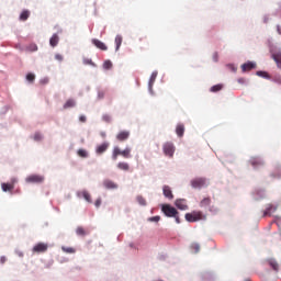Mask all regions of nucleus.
Instances as JSON below:
<instances>
[{
    "instance_id": "obj_12",
    "label": "nucleus",
    "mask_w": 281,
    "mask_h": 281,
    "mask_svg": "<svg viewBox=\"0 0 281 281\" xmlns=\"http://www.w3.org/2000/svg\"><path fill=\"white\" fill-rule=\"evenodd\" d=\"M92 44L97 46L98 49H101V52H106L109 47H106V44H104L102 41L93 38Z\"/></svg>"
},
{
    "instance_id": "obj_13",
    "label": "nucleus",
    "mask_w": 281,
    "mask_h": 281,
    "mask_svg": "<svg viewBox=\"0 0 281 281\" xmlns=\"http://www.w3.org/2000/svg\"><path fill=\"white\" fill-rule=\"evenodd\" d=\"M162 193H164V196H166V199H169L170 201L171 199H175V194H172V189H170L169 186L162 187Z\"/></svg>"
},
{
    "instance_id": "obj_3",
    "label": "nucleus",
    "mask_w": 281,
    "mask_h": 281,
    "mask_svg": "<svg viewBox=\"0 0 281 281\" xmlns=\"http://www.w3.org/2000/svg\"><path fill=\"white\" fill-rule=\"evenodd\" d=\"M27 183H43L45 181V177L42 175H30L25 178Z\"/></svg>"
},
{
    "instance_id": "obj_29",
    "label": "nucleus",
    "mask_w": 281,
    "mask_h": 281,
    "mask_svg": "<svg viewBox=\"0 0 281 281\" xmlns=\"http://www.w3.org/2000/svg\"><path fill=\"white\" fill-rule=\"evenodd\" d=\"M222 90H223V85H221V83L211 87L212 93H218V91H222Z\"/></svg>"
},
{
    "instance_id": "obj_7",
    "label": "nucleus",
    "mask_w": 281,
    "mask_h": 281,
    "mask_svg": "<svg viewBox=\"0 0 281 281\" xmlns=\"http://www.w3.org/2000/svg\"><path fill=\"white\" fill-rule=\"evenodd\" d=\"M16 183V178H12L10 183L3 182L1 184L3 192H12L14 190V184Z\"/></svg>"
},
{
    "instance_id": "obj_22",
    "label": "nucleus",
    "mask_w": 281,
    "mask_h": 281,
    "mask_svg": "<svg viewBox=\"0 0 281 281\" xmlns=\"http://www.w3.org/2000/svg\"><path fill=\"white\" fill-rule=\"evenodd\" d=\"M30 19V10H23L20 14V21H27Z\"/></svg>"
},
{
    "instance_id": "obj_39",
    "label": "nucleus",
    "mask_w": 281,
    "mask_h": 281,
    "mask_svg": "<svg viewBox=\"0 0 281 281\" xmlns=\"http://www.w3.org/2000/svg\"><path fill=\"white\" fill-rule=\"evenodd\" d=\"M83 65H91V67H95V64L93 63V60L89 58L83 59Z\"/></svg>"
},
{
    "instance_id": "obj_45",
    "label": "nucleus",
    "mask_w": 281,
    "mask_h": 281,
    "mask_svg": "<svg viewBox=\"0 0 281 281\" xmlns=\"http://www.w3.org/2000/svg\"><path fill=\"white\" fill-rule=\"evenodd\" d=\"M95 207H100V205H102V199H97L94 202Z\"/></svg>"
},
{
    "instance_id": "obj_21",
    "label": "nucleus",
    "mask_w": 281,
    "mask_h": 281,
    "mask_svg": "<svg viewBox=\"0 0 281 281\" xmlns=\"http://www.w3.org/2000/svg\"><path fill=\"white\" fill-rule=\"evenodd\" d=\"M268 263L271 267V269H273V271H279L280 265H278V261H276L274 259H270Z\"/></svg>"
},
{
    "instance_id": "obj_49",
    "label": "nucleus",
    "mask_w": 281,
    "mask_h": 281,
    "mask_svg": "<svg viewBox=\"0 0 281 281\" xmlns=\"http://www.w3.org/2000/svg\"><path fill=\"white\" fill-rule=\"evenodd\" d=\"M79 121H80V122H87V116L81 115V116L79 117Z\"/></svg>"
},
{
    "instance_id": "obj_17",
    "label": "nucleus",
    "mask_w": 281,
    "mask_h": 281,
    "mask_svg": "<svg viewBox=\"0 0 281 281\" xmlns=\"http://www.w3.org/2000/svg\"><path fill=\"white\" fill-rule=\"evenodd\" d=\"M60 41V37H58V34H53V36L49 40L50 47H56Z\"/></svg>"
},
{
    "instance_id": "obj_47",
    "label": "nucleus",
    "mask_w": 281,
    "mask_h": 281,
    "mask_svg": "<svg viewBox=\"0 0 281 281\" xmlns=\"http://www.w3.org/2000/svg\"><path fill=\"white\" fill-rule=\"evenodd\" d=\"M16 256H19V258H23V251L21 250H15Z\"/></svg>"
},
{
    "instance_id": "obj_9",
    "label": "nucleus",
    "mask_w": 281,
    "mask_h": 281,
    "mask_svg": "<svg viewBox=\"0 0 281 281\" xmlns=\"http://www.w3.org/2000/svg\"><path fill=\"white\" fill-rule=\"evenodd\" d=\"M175 205H176V207H178V210L186 211V210H188V200L177 199L175 202Z\"/></svg>"
},
{
    "instance_id": "obj_33",
    "label": "nucleus",
    "mask_w": 281,
    "mask_h": 281,
    "mask_svg": "<svg viewBox=\"0 0 281 281\" xmlns=\"http://www.w3.org/2000/svg\"><path fill=\"white\" fill-rule=\"evenodd\" d=\"M61 250H63L65 254H74V252L76 251V248L63 246V247H61Z\"/></svg>"
},
{
    "instance_id": "obj_4",
    "label": "nucleus",
    "mask_w": 281,
    "mask_h": 281,
    "mask_svg": "<svg viewBox=\"0 0 281 281\" xmlns=\"http://www.w3.org/2000/svg\"><path fill=\"white\" fill-rule=\"evenodd\" d=\"M205 183H207V180L205 178H195L191 180V187L194 189L204 188Z\"/></svg>"
},
{
    "instance_id": "obj_31",
    "label": "nucleus",
    "mask_w": 281,
    "mask_h": 281,
    "mask_svg": "<svg viewBox=\"0 0 281 281\" xmlns=\"http://www.w3.org/2000/svg\"><path fill=\"white\" fill-rule=\"evenodd\" d=\"M77 155L82 159H87V157H89V153H87L85 149H78Z\"/></svg>"
},
{
    "instance_id": "obj_30",
    "label": "nucleus",
    "mask_w": 281,
    "mask_h": 281,
    "mask_svg": "<svg viewBox=\"0 0 281 281\" xmlns=\"http://www.w3.org/2000/svg\"><path fill=\"white\" fill-rule=\"evenodd\" d=\"M77 236H87V231H85V227L78 226L76 229Z\"/></svg>"
},
{
    "instance_id": "obj_28",
    "label": "nucleus",
    "mask_w": 281,
    "mask_h": 281,
    "mask_svg": "<svg viewBox=\"0 0 281 281\" xmlns=\"http://www.w3.org/2000/svg\"><path fill=\"white\" fill-rule=\"evenodd\" d=\"M122 35H116L115 37V45H116V52L120 50V47H122Z\"/></svg>"
},
{
    "instance_id": "obj_36",
    "label": "nucleus",
    "mask_w": 281,
    "mask_h": 281,
    "mask_svg": "<svg viewBox=\"0 0 281 281\" xmlns=\"http://www.w3.org/2000/svg\"><path fill=\"white\" fill-rule=\"evenodd\" d=\"M136 201H137V203H139V205H146V199H144V196H142V195H138L136 198Z\"/></svg>"
},
{
    "instance_id": "obj_43",
    "label": "nucleus",
    "mask_w": 281,
    "mask_h": 281,
    "mask_svg": "<svg viewBox=\"0 0 281 281\" xmlns=\"http://www.w3.org/2000/svg\"><path fill=\"white\" fill-rule=\"evenodd\" d=\"M55 60H58L59 63H63V60H64L63 55L56 54V55H55Z\"/></svg>"
},
{
    "instance_id": "obj_37",
    "label": "nucleus",
    "mask_w": 281,
    "mask_h": 281,
    "mask_svg": "<svg viewBox=\"0 0 281 281\" xmlns=\"http://www.w3.org/2000/svg\"><path fill=\"white\" fill-rule=\"evenodd\" d=\"M111 67H113V63H111V60H105L103 63V68L111 69Z\"/></svg>"
},
{
    "instance_id": "obj_46",
    "label": "nucleus",
    "mask_w": 281,
    "mask_h": 281,
    "mask_svg": "<svg viewBox=\"0 0 281 281\" xmlns=\"http://www.w3.org/2000/svg\"><path fill=\"white\" fill-rule=\"evenodd\" d=\"M213 59L215 63H218V53H214Z\"/></svg>"
},
{
    "instance_id": "obj_8",
    "label": "nucleus",
    "mask_w": 281,
    "mask_h": 281,
    "mask_svg": "<svg viewBox=\"0 0 281 281\" xmlns=\"http://www.w3.org/2000/svg\"><path fill=\"white\" fill-rule=\"evenodd\" d=\"M103 187L105 188V190H117L119 184L111 179H105L103 180Z\"/></svg>"
},
{
    "instance_id": "obj_14",
    "label": "nucleus",
    "mask_w": 281,
    "mask_h": 281,
    "mask_svg": "<svg viewBox=\"0 0 281 281\" xmlns=\"http://www.w3.org/2000/svg\"><path fill=\"white\" fill-rule=\"evenodd\" d=\"M109 143H103L101 145H98L95 148V153L97 155H102L103 153H106V150H109Z\"/></svg>"
},
{
    "instance_id": "obj_26",
    "label": "nucleus",
    "mask_w": 281,
    "mask_h": 281,
    "mask_svg": "<svg viewBox=\"0 0 281 281\" xmlns=\"http://www.w3.org/2000/svg\"><path fill=\"white\" fill-rule=\"evenodd\" d=\"M250 164H251V166H254L256 168V166H262L263 161L260 158H251Z\"/></svg>"
},
{
    "instance_id": "obj_35",
    "label": "nucleus",
    "mask_w": 281,
    "mask_h": 281,
    "mask_svg": "<svg viewBox=\"0 0 281 281\" xmlns=\"http://www.w3.org/2000/svg\"><path fill=\"white\" fill-rule=\"evenodd\" d=\"M149 223H159L161 221V216L156 215L148 218Z\"/></svg>"
},
{
    "instance_id": "obj_20",
    "label": "nucleus",
    "mask_w": 281,
    "mask_h": 281,
    "mask_svg": "<svg viewBox=\"0 0 281 281\" xmlns=\"http://www.w3.org/2000/svg\"><path fill=\"white\" fill-rule=\"evenodd\" d=\"M212 204V199L210 198H204L203 200H201L200 202V207H209V205Z\"/></svg>"
},
{
    "instance_id": "obj_38",
    "label": "nucleus",
    "mask_w": 281,
    "mask_h": 281,
    "mask_svg": "<svg viewBox=\"0 0 281 281\" xmlns=\"http://www.w3.org/2000/svg\"><path fill=\"white\" fill-rule=\"evenodd\" d=\"M26 80L29 82H33L34 80H36V76H34V74H27L26 75Z\"/></svg>"
},
{
    "instance_id": "obj_52",
    "label": "nucleus",
    "mask_w": 281,
    "mask_h": 281,
    "mask_svg": "<svg viewBox=\"0 0 281 281\" xmlns=\"http://www.w3.org/2000/svg\"><path fill=\"white\" fill-rule=\"evenodd\" d=\"M246 281H251V280L247 279Z\"/></svg>"
},
{
    "instance_id": "obj_48",
    "label": "nucleus",
    "mask_w": 281,
    "mask_h": 281,
    "mask_svg": "<svg viewBox=\"0 0 281 281\" xmlns=\"http://www.w3.org/2000/svg\"><path fill=\"white\" fill-rule=\"evenodd\" d=\"M8 259L5 258V257H0V262H1V265H5V261H7Z\"/></svg>"
},
{
    "instance_id": "obj_44",
    "label": "nucleus",
    "mask_w": 281,
    "mask_h": 281,
    "mask_svg": "<svg viewBox=\"0 0 281 281\" xmlns=\"http://www.w3.org/2000/svg\"><path fill=\"white\" fill-rule=\"evenodd\" d=\"M257 76H261L262 78H268V74L266 71H257Z\"/></svg>"
},
{
    "instance_id": "obj_11",
    "label": "nucleus",
    "mask_w": 281,
    "mask_h": 281,
    "mask_svg": "<svg viewBox=\"0 0 281 281\" xmlns=\"http://www.w3.org/2000/svg\"><path fill=\"white\" fill-rule=\"evenodd\" d=\"M77 196H78L79 199H82V198H83L85 201H87V203H92V201H91V194H90L89 191H87V190L77 192Z\"/></svg>"
},
{
    "instance_id": "obj_1",
    "label": "nucleus",
    "mask_w": 281,
    "mask_h": 281,
    "mask_svg": "<svg viewBox=\"0 0 281 281\" xmlns=\"http://www.w3.org/2000/svg\"><path fill=\"white\" fill-rule=\"evenodd\" d=\"M161 212L165 214V216H168V218H175L178 225L179 223H181V218L179 217V211H177L175 206H171L170 204H162Z\"/></svg>"
},
{
    "instance_id": "obj_23",
    "label": "nucleus",
    "mask_w": 281,
    "mask_h": 281,
    "mask_svg": "<svg viewBox=\"0 0 281 281\" xmlns=\"http://www.w3.org/2000/svg\"><path fill=\"white\" fill-rule=\"evenodd\" d=\"M76 106V101L74 99H68L64 104V109H74Z\"/></svg>"
},
{
    "instance_id": "obj_24",
    "label": "nucleus",
    "mask_w": 281,
    "mask_h": 281,
    "mask_svg": "<svg viewBox=\"0 0 281 281\" xmlns=\"http://www.w3.org/2000/svg\"><path fill=\"white\" fill-rule=\"evenodd\" d=\"M121 157H124V159H131V147H126L122 150Z\"/></svg>"
},
{
    "instance_id": "obj_19",
    "label": "nucleus",
    "mask_w": 281,
    "mask_h": 281,
    "mask_svg": "<svg viewBox=\"0 0 281 281\" xmlns=\"http://www.w3.org/2000/svg\"><path fill=\"white\" fill-rule=\"evenodd\" d=\"M119 155L122 156V149H120V147H114L112 151V159L116 161Z\"/></svg>"
},
{
    "instance_id": "obj_5",
    "label": "nucleus",
    "mask_w": 281,
    "mask_h": 281,
    "mask_svg": "<svg viewBox=\"0 0 281 281\" xmlns=\"http://www.w3.org/2000/svg\"><path fill=\"white\" fill-rule=\"evenodd\" d=\"M49 249V245L45 243H38L33 247V254H45Z\"/></svg>"
},
{
    "instance_id": "obj_16",
    "label": "nucleus",
    "mask_w": 281,
    "mask_h": 281,
    "mask_svg": "<svg viewBox=\"0 0 281 281\" xmlns=\"http://www.w3.org/2000/svg\"><path fill=\"white\" fill-rule=\"evenodd\" d=\"M183 133H186V125L179 123L176 127V134L178 135V137H183Z\"/></svg>"
},
{
    "instance_id": "obj_50",
    "label": "nucleus",
    "mask_w": 281,
    "mask_h": 281,
    "mask_svg": "<svg viewBox=\"0 0 281 281\" xmlns=\"http://www.w3.org/2000/svg\"><path fill=\"white\" fill-rule=\"evenodd\" d=\"M278 32H279V34H281V32H280V26H278Z\"/></svg>"
},
{
    "instance_id": "obj_6",
    "label": "nucleus",
    "mask_w": 281,
    "mask_h": 281,
    "mask_svg": "<svg viewBox=\"0 0 281 281\" xmlns=\"http://www.w3.org/2000/svg\"><path fill=\"white\" fill-rule=\"evenodd\" d=\"M162 150L167 157H173L175 155V145L172 143H166L162 146Z\"/></svg>"
},
{
    "instance_id": "obj_32",
    "label": "nucleus",
    "mask_w": 281,
    "mask_h": 281,
    "mask_svg": "<svg viewBox=\"0 0 281 281\" xmlns=\"http://www.w3.org/2000/svg\"><path fill=\"white\" fill-rule=\"evenodd\" d=\"M155 80H157V72H153L149 79V89H153V85H155Z\"/></svg>"
},
{
    "instance_id": "obj_18",
    "label": "nucleus",
    "mask_w": 281,
    "mask_h": 281,
    "mask_svg": "<svg viewBox=\"0 0 281 281\" xmlns=\"http://www.w3.org/2000/svg\"><path fill=\"white\" fill-rule=\"evenodd\" d=\"M251 69H256V64L248 61L241 66L243 71H251Z\"/></svg>"
},
{
    "instance_id": "obj_41",
    "label": "nucleus",
    "mask_w": 281,
    "mask_h": 281,
    "mask_svg": "<svg viewBox=\"0 0 281 281\" xmlns=\"http://www.w3.org/2000/svg\"><path fill=\"white\" fill-rule=\"evenodd\" d=\"M33 138L35 142H41V139H43V135L37 132L34 134Z\"/></svg>"
},
{
    "instance_id": "obj_40",
    "label": "nucleus",
    "mask_w": 281,
    "mask_h": 281,
    "mask_svg": "<svg viewBox=\"0 0 281 281\" xmlns=\"http://www.w3.org/2000/svg\"><path fill=\"white\" fill-rule=\"evenodd\" d=\"M104 95H106V90H99L98 92L99 100H103Z\"/></svg>"
},
{
    "instance_id": "obj_42",
    "label": "nucleus",
    "mask_w": 281,
    "mask_h": 281,
    "mask_svg": "<svg viewBox=\"0 0 281 281\" xmlns=\"http://www.w3.org/2000/svg\"><path fill=\"white\" fill-rule=\"evenodd\" d=\"M102 120H103V122H111V115H109V114H104L103 116H102Z\"/></svg>"
},
{
    "instance_id": "obj_10",
    "label": "nucleus",
    "mask_w": 281,
    "mask_h": 281,
    "mask_svg": "<svg viewBox=\"0 0 281 281\" xmlns=\"http://www.w3.org/2000/svg\"><path fill=\"white\" fill-rule=\"evenodd\" d=\"M128 137H131V132H128V131H121L116 135L117 142H126V139H128Z\"/></svg>"
},
{
    "instance_id": "obj_15",
    "label": "nucleus",
    "mask_w": 281,
    "mask_h": 281,
    "mask_svg": "<svg viewBox=\"0 0 281 281\" xmlns=\"http://www.w3.org/2000/svg\"><path fill=\"white\" fill-rule=\"evenodd\" d=\"M272 60L277 64L278 69H281V52L273 53Z\"/></svg>"
},
{
    "instance_id": "obj_34",
    "label": "nucleus",
    "mask_w": 281,
    "mask_h": 281,
    "mask_svg": "<svg viewBox=\"0 0 281 281\" xmlns=\"http://www.w3.org/2000/svg\"><path fill=\"white\" fill-rule=\"evenodd\" d=\"M191 249H193L194 254H199V251H201V245L194 243L191 245Z\"/></svg>"
},
{
    "instance_id": "obj_25",
    "label": "nucleus",
    "mask_w": 281,
    "mask_h": 281,
    "mask_svg": "<svg viewBox=\"0 0 281 281\" xmlns=\"http://www.w3.org/2000/svg\"><path fill=\"white\" fill-rule=\"evenodd\" d=\"M117 168L119 170H125V171L131 170V166L128 165V162H119Z\"/></svg>"
},
{
    "instance_id": "obj_27",
    "label": "nucleus",
    "mask_w": 281,
    "mask_h": 281,
    "mask_svg": "<svg viewBox=\"0 0 281 281\" xmlns=\"http://www.w3.org/2000/svg\"><path fill=\"white\" fill-rule=\"evenodd\" d=\"M276 210H277V207L270 204V205L266 209L263 215H265V216H269V215L273 214V212H276Z\"/></svg>"
},
{
    "instance_id": "obj_2",
    "label": "nucleus",
    "mask_w": 281,
    "mask_h": 281,
    "mask_svg": "<svg viewBox=\"0 0 281 281\" xmlns=\"http://www.w3.org/2000/svg\"><path fill=\"white\" fill-rule=\"evenodd\" d=\"M184 218L188 223H198V221H206L207 215L201 211H192L191 213H186Z\"/></svg>"
},
{
    "instance_id": "obj_51",
    "label": "nucleus",
    "mask_w": 281,
    "mask_h": 281,
    "mask_svg": "<svg viewBox=\"0 0 281 281\" xmlns=\"http://www.w3.org/2000/svg\"><path fill=\"white\" fill-rule=\"evenodd\" d=\"M36 49H37V47H36V46H34V49H33V52H36Z\"/></svg>"
}]
</instances>
